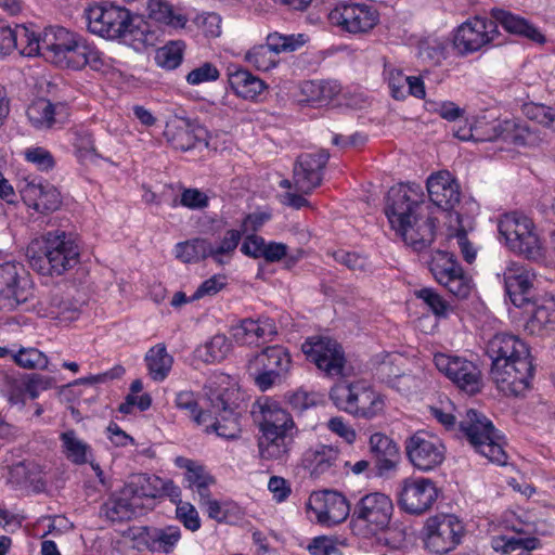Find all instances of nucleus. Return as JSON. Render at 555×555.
I'll use <instances>...</instances> for the list:
<instances>
[{
	"instance_id": "nucleus-22",
	"label": "nucleus",
	"mask_w": 555,
	"mask_h": 555,
	"mask_svg": "<svg viewBox=\"0 0 555 555\" xmlns=\"http://www.w3.org/2000/svg\"><path fill=\"white\" fill-rule=\"evenodd\" d=\"M438 496L435 483L428 478H408L399 492L400 506L410 514L426 512Z\"/></svg>"
},
{
	"instance_id": "nucleus-19",
	"label": "nucleus",
	"mask_w": 555,
	"mask_h": 555,
	"mask_svg": "<svg viewBox=\"0 0 555 555\" xmlns=\"http://www.w3.org/2000/svg\"><path fill=\"white\" fill-rule=\"evenodd\" d=\"M392 512L393 504L389 496L380 492H372L358 501L353 517L371 532L377 533L388 527Z\"/></svg>"
},
{
	"instance_id": "nucleus-58",
	"label": "nucleus",
	"mask_w": 555,
	"mask_h": 555,
	"mask_svg": "<svg viewBox=\"0 0 555 555\" xmlns=\"http://www.w3.org/2000/svg\"><path fill=\"white\" fill-rule=\"evenodd\" d=\"M231 335L238 345L255 344L259 337V325L256 320L244 319L231 327Z\"/></svg>"
},
{
	"instance_id": "nucleus-32",
	"label": "nucleus",
	"mask_w": 555,
	"mask_h": 555,
	"mask_svg": "<svg viewBox=\"0 0 555 555\" xmlns=\"http://www.w3.org/2000/svg\"><path fill=\"white\" fill-rule=\"evenodd\" d=\"M139 502H134L130 495L124 494V488L113 492L100 507V517L114 522H124L132 519L137 514Z\"/></svg>"
},
{
	"instance_id": "nucleus-38",
	"label": "nucleus",
	"mask_w": 555,
	"mask_h": 555,
	"mask_svg": "<svg viewBox=\"0 0 555 555\" xmlns=\"http://www.w3.org/2000/svg\"><path fill=\"white\" fill-rule=\"evenodd\" d=\"M262 420L260 422L261 434L272 433H294L296 434L295 423L286 410L282 409L275 402H267L261 406Z\"/></svg>"
},
{
	"instance_id": "nucleus-28",
	"label": "nucleus",
	"mask_w": 555,
	"mask_h": 555,
	"mask_svg": "<svg viewBox=\"0 0 555 555\" xmlns=\"http://www.w3.org/2000/svg\"><path fill=\"white\" fill-rule=\"evenodd\" d=\"M487 354L495 364L501 362H515L518 360H532L528 346L515 335L500 333L494 335L487 344Z\"/></svg>"
},
{
	"instance_id": "nucleus-31",
	"label": "nucleus",
	"mask_w": 555,
	"mask_h": 555,
	"mask_svg": "<svg viewBox=\"0 0 555 555\" xmlns=\"http://www.w3.org/2000/svg\"><path fill=\"white\" fill-rule=\"evenodd\" d=\"M524 308L530 313L525 330L531 335H541L544 331L555 328V299L542 298L540 301H530Z\"/></svg>"
},
{
	"instance_id": "nucleus-53",
	"label": "nucleus",
	"mask_w": 555,
	"mask_h": 555,
	"mask_svg": "<svg viewBox=\"0 0 555 555\" xmlns=\"http://www.w3.org/2000/svg\"><path fill=\"white\" fill-rule=\"evenodd\" d=\"M73 145L76 154L82 162H93L99 157L92 134L83 129L74 131Z\"/></svg>"
},
{
	"instance_id": "nucleus-11",
	"label": "nucleus",
	"mask_w": 555,
	"mask_h": 555,
	"mask_svg": "<svg viewBox=\"0 0 555 555\" xmlns=\"http://www.w3.org/2000/svg\"><path fill=\"white\" fill-rule=\"evenodd\" d=\"M306 36L282 35L272 33L267 36L266 43L255 46L245 54V61L257 70L267 72L274 68L279 62L280 53L294 52L306 43Z\"/></svg>"
},
{
	"instance_id": "nucleus-54",
	"label": "nucleus",
	"mask_w": 555,
	"mask_h": 555,
	"mask_svg": "<svg viewBox=\"0 0 555 555\" xmlns=\"http://www.w3.org/2000/svg\"><path fill=\"white\" fill-rule=\"evenodd\" d=\"M175 402L177 408L189 411L192 420L199 426L205 425L208 418H211L210 410L202 411L197 409V402L191 391H180L177 393Z\"/></svg>"
},
{
	"instance_id": "nucleus-3",
	"label": "nucleus",
	"mask_w": 555,
	"mask_h": 555,
	"mask_svg": "<svg viewBox=\"0 0 555 555\" xmlns=\"http://www.w3.org/2000/svg\"><path fill=\"white\" fill-rule=\"evenodd\" d=\"M30 267L42 275H62L75 268L80 260V247L64 231H50L30 243L27 248Z\"/></svg>"
},
{
	"instance_id": "nucleus-30",
	"label": "nucleus",
	"mask_w": 555,
	"mask_h": 555,
	"mask_svg": "<svg viewBox=\"0 0 555 555\" xmlns=\"http://www.w3.org/2000/svg\"><path fill=\"white\" fill-rule=\"evenodd\" d=\"M369 444L379 476H384L396 468L399 448L392 439L384 434L375 433L370 437Z\"/></svg>"
},
{
	"instance_id": "nucleus-60",
	"label": "nucleus",
	"mask_w": 555,
	"mask_h": 555,
	"mask_svg": "<svg viewBox=\"0 0 555 555\" xmlns=\"http://www.w3.org/2000/svg\"><path fill=\"white\" fill-rule=\"evenodd\" d=\"M448 42L440 39H426L420 43V56L439 64L447 57Z\"/></svg>"
},
{
	"instance_id": "nucleus-6",
	"label": "nucleus",
	"mask_w": 555,
	"mask_h": 555,
	"mask_svg": "<svg viewBox=\"0 0 555 555\" xmlns=\"http://www.w3.org/2000/svg\"><path fill=\"white\" fill-rule=\"evenodd\" d=\"M88 29L106 39H132L143 34L133 24L129 10L116 5L94 4L85 11Z\"/></svg>"
},
{
	"instance_id": "nucleus-56",
	"label": "nucleus",
	"mask_w": 555,
	"mask_h": 555,
	"mask_svg": "<svg viewBox=\"0 0 555 555\" xmlns=\"http://www.w3.org/2000/svg\"><path fill=\"white\" fill-rule=\"evenodd\" d=\"M4 389L3 393L11 405L23 409L26 404V387L24 379L15 378L12 375H3Z\"/></svg>"
},
{
	"instance_id": "nucleus-5",
	"label": "nucleus",
	"mask_w": 555,
	"mask_h": 555,
	"mask_svg": "<svg viewBox=\"0 0 555 555\" xmlns=\"http://www.w3.org/2000/svg\"><path fill=\"white\" fill-rule=\"evenodd\" d=\"M291 367V353L287 348L281 345L263 348L249 358L247 362V372L261 391L284 383Z\"/></svg>"
},
{
	"instance_id": "nucleus-40",
	"label": "nucleus",
	"mask_w": 555,
	"mask_h": 555,
	"mask_svg": "<svg viewBox=\"0 0 555 555\" xmlns=\"http://www.w3.org/2000/svg\"><path fill=\"white\" fill-rule=\"evenodd\" d=\"M228 80L235 94L245 100H255L267 85L246 69H236L228 74Z\"/></svg>"
},
{
	"instance_id": "nucleus-57",
	"label": "nucleus",
	"mask_w": 555,
	"mask_h": 555,
	"mask_svg": "<svg viewBox=\"0 0 555 555\" xmlns=\"http://www.w3.org/2000/svg\"><path fill=\"white\" fill-rule=\"evenodd\" d=\"M417 298L422 299L436 317L446 318L453 310V307L433 288H422L415 292Z\"/></svg>"
},
{
	"instance_id": "nucleus-47",
	"label": "nucleus",
	"mask_w": 555,
	"mask_h": 555,
	"mask_svg": "<svg viewBox=\"0 0 555 555\" xmlns=\"http://www.w3.org/2000/svg\"><path fill=\"white\" fill-rule=\"evenodd\" d=\"M147 11L150 18L173 28H183L186 24V17L175 13L171 5L164 0H149Z\"/></svg>"
},
{
	"instance_id": "nucleus-20",
	"label": "nucleus",
	"mask_w": 555,
	"mask_h": 555,
	"mask_svg": "<svg viewBox=\"0 0 555 555\" xmlns=\"http://www.w3.org/2000/svg\"><path fill=\"white\" fill-rule=\"evenodd\" d=\"M378 12L365 3H346L337 5L330 12L333 24L351 34L371 30L378 22Z\"/></svg>"
},
{
	"instance_id": "nucleus-4",
	"label": "nucleus",
	"mask_w": 555,
	"mask_h": 555,
	"mask_svg": "<svg viewBox=\"0 0 555 555\" xmlns=\"http://www.w3.org/2000/svg\"><path fill=\"white\" fill-rule=\"evenodd\" d=\"M500 240L513 253L530 260L543 257V248L533 221L524 214L513 211L498 220Z\"/></svg>"
},
{
	"instance_id": "nucleus-27",
	"label": "nucleus",
	"mask_w": 555,
	"mask_h": 555,
	"mask_svg": "<svg viewBox=\"0 0 555 555\" xmlns=\"http://www.w3.org/2000/svg\"><path fill=\"white\" fill-rule=\"evenodd\" d=\"M427 191L430 201L444 211H451L460 203V188L452 175L438 171L427 179Z\"/></svg>"
},
{
	"instance_id": "nucleus-42",
	"label": "nucleus",
	"mask_w": 555,
	"mask_h": 555,
	"mask_svg": "<svg viewBox=\"0 0 555 555\" xmlns=\"http://www.w3.org/2000/svg\"><path fill=\"white\" fill-rule=\"evenodd\" d=\"M60 105L51 103L47 99L34 101L27 108L26 115L29 122L37 129H50L57 122Z\"/></svg>"
},
{
	"instance_id": "nucleus-25",
	"label": "nucleus",
	"mask_w": 555,
	"mask_h": 555,
	"mask_svg": "<svg viewBox=\"0 0 555 555\" xmlns=\"http://www.w3.org/2000/svg\"><path fill=\"white\" fill-rule=\"evenodd\" d=\"M164 135L173 149L189 151L206 140L207 130L189 119L173 118L166 124Z\"/></svg>"
},
{
	"instance_id": "nucleus-29",
	"label": "nucleus",
	"mask_w": 555,
	"mask_h": 555,
	"mask_svg": "<svg viewBox=\"0 0 555 555\" xmlns=\"http://www.w3.org/2000/svg\"><path fill=\"white\" fill-rule=\"evenodd\" d=\"M175 464L177 467L184 469L185 488L195 491L199 500L210 494L209 488L215 483V478L203 464L184 456L176 457Z\"/></svg>"
},
{
	"instance_id": "nucleus-21",
	"label": "nucleus",
	"mask_w": 555,
	"mask_h": 555,
	"mask_svg": "<svg viewBox=\"0 0 555 555\" xmlns=\"http://www.w3.org/2000/svg\"><path fill=\"white\" fill-rule=\"evenodd\" d=\"M328 158L330 154L325 150L300 155L294 166V188L304 194H310L320 186Z\"/></svg>"
},
{
	"instance_id": "nucleus-62",
	"label": "nucleus",
	"mask_w": 555,
	"mask_h": 555,
	"mask_svg": "<svg viewBox=\"0 0 555 555\" xmlns=\"http://www.w3.org/2000/svg\"><path fill=\"white\" fill-rule=\"evenodd\" d=\"M25 159L33 164L38 170L48 172L55 166L53 155L44 147L35 146L25 150Z\"/></svg>"
},
{
	"instance_id": "nucleus-15",
	"label": "nucleus",
	"mask_w": 555,
	"mask_h": 555,
	"mask_svg": "<svg viewBox=\"0 0 555 555\" xmlns=\"http://www.w3.org/2000/svg\"><path fill=\"white\" fill-rule=\"evenodd\" d=\"M532 360L501 362L491 365V379L505 396H522L530 387L533 377Z\"/></svg>"
},
{
	"instance_id": "nucleus-14",
	"label": "nucleus",
	"mask_w": 555,
	"mask_h": 555,
	"mask_svg": "<svg viewBox=\"0 0 555 555\" xmlns=\"http://www.w3.org/2000/svg\"><path fill=\"white\" fill-rule=\"evenodd\" d=\"M435 280L460 299L466 298L472 291V279L464 273L452 254L436 250L429 262Z\"/></svg>"
},
{
	"instance_id": "nucleus-50",
	"label": "nucleus",
	"mask_w": 555,
	"mask_h": 555,
	"mask_svg": "<svg viewBox=\"0 0 555 555\" xmlns=\"http://www.w3.org/2000/svg\"><path fill=\"white\" fill-rule=\"evenodd\" d=\"M208 241L205 238H194L181 242L176 245L175 254L178 259L185 263L198 262L207 258Z\"/></svg>"
},
{
	"instance_id": "nucleus-43",
	"label": "nucleus",
	"mask_w": 555,
	"mask_h": 555,
	"mask_svg": "<svg viewBox=\"0 0 555 555\" xmlns=\"http://www.w3.org/2000/svg\"><path fill=\"white\" fill-rule=\"evenodd\" d=\"M60 440L63 454L73 464H86L91 457V447L80 439L75 430L70 429L62 433Z\"/></svg>"
},
{
	"instance_id": "nucleus-49",
	"label": "nucleus",
	"mask_w": 555,
	"mask_h": 555,
	"mask_svg": "<svg viewBox=\"0 0 555 555\" xmlns=\"http://www.w3.org/2000/svg\"><path fill=\"white\" fill-rule=\"evenodd\" d=\"M491 545L494 551L508 554L516 550H534L539 545V540L535 538H519L515 535L499 534L492 537Z\"/></svg>"
},
{
	"instance_id": "nucleus-35",
	"label": "nucleus",
	"mask_w": 555,
	"mask_h": 555,
	"mask_svg": "<svg viewBox=\"0 0 555 555\" xmlns=\"http://www.w3.org/2000/svg\"><path fill=\"white\" fill-rule=\"evenodd\" d=\"M140 539L149 551L169 554L173 552L181 539V529L173 525L164 528H144Z\"/></svg>"
},
{
	"instance_id": "nucleus-34",
	"label": "nucleus",
	"mask_w": 555,
	"mask_h": 555,
	"mask_svg": "<svg viewBox=\"0 0 555 555\" xmlns=\"http://www.w3.org/2000/svg\"><path fill=\"white\" fill-rule=\"evenodd\" d=\"M338 460V450L323 444L309 449L304 456V461L314 478L335 474Z\"/></svg>"
},
{
	"instance_id": "nucleus-55",
	"label": "nucleus",
	"mask_w": 555,
	"mask_h": 555,
	"mask_svg": "<svg viewBox=\"0 0 555 555\" xmlns=\"http://www.w3.org/2000/svg\"><path fill=\"white\" fill-rule=\"evenodd\" d=\"M15 363L28 370H44L48 367L47 356L37 348H21L14 356Z\"/></svg>"
},
{
	"instance_id": "nucleus-26",
	"label": "nucleus",
	"mask_w": 555,
	"mask_h": 555,
	"mask_svg": "<svg viewBox=\"0 0 555 555\" xmlns=\"http://www.w3.org/2000/svg\"><path fill=\"white\" fill-rule=\"evenodd\" d=\"M534 273L524 266L514 263L504 273L505 291L514 306L530 305L533 297Z\"/></svg>"
},
{
	"instance_id": "nucleus-48",
	"label": "nucleus",
	"mask_w": 555,
	"mask_h": 555,
	"mask_svg": "<svg viewBox=\"0 0 555 555\" xmlns=\"http://www.w3.org/2000/svg\"><path fill=\"white\" fill-rule=\"evenodd\" d=\"M47 315L51 319L70 321L77 318V305L65 298L61 292L51 293L48 299Z\"/></svg>"
},
{
	"instance_id": "nucleus-63",
	"label": "nucleus",
	"mask_w": 555,
	"mask_h": 555,
	"mask_svg": "<svg viewBox=\"0 0 555 555\" xmlns=\"http://www.w3.org/2000/svg\"><path fill=\"white\" fill-rule=\"evenodd\" d=\"M176 518L183 527L192 532L199 530L201 517L195 506L190 502H182L176 506Z\"/></svg>"
},
{
	"instance_id": "nucleus-45",
	"label": "nucleus",
	"mask_w": 555,
	"mask_h": 555,
	"mask_svg": "<svg viewBox=\"0 0 555 555\" xmlns=\"http://www.w3.org/2000/svg\"><path fill=\"white\" fill-rule=\"evenodd\" d=\"M241 238V231L228 230L219 244L214 245L208 241L209 253H207V258H211L216 263L220 266L229 263L233 258Z\"/></svg>"
},
{
	"instance_id": "nucleus-61",
	"label": "nucleus",
	"mask_w": 555,
	"mask_h": 555,
	"mask_svg": "<svg viewBox=\"0 0 555 555\" xmlns=\"http://www.w3.org/2000/svg\"><path fill=\"white\" fill-rule=\"evenodd\" d=\"M500 436L496 430L491 435V439L480 443V447H476L475 450L487 457L489 461L499 465H504L507 460V455L499 442Z\"/></svg>"
},
{
	"instance_id": "nucleus-8",
	"label": "nucleus",
	"mask_w": 555,
	"mask_h": 555,
	"mask_svg": "<svg viewBox=\"0 0 555 555\" xmlns=\"http://www.w3.org/2000/svg\"><path fill=\"white\" fill-rule=\"evenodd\" d=\"M465 534L463 522L452 514L429 517L422 530V542L430 553L444 554L454 550Z\"/></svg>"
},
{
	"instance_id": "nucleus-7",
	"label": "nucleus",
	"mask_w": 555,
	"mask_h": 555,
	"mask_svg": "<svg viewBox=\"0 0 555 555\" xmlns=\"http://www.w3.org/2000/svg\"><path fill=\"white\" fill-rule=\"evenodd\" d=\"M330 398L337 409L365 420L376 417L385 406L382 396L360 382L336 384Z\"/></svg>"
},
{
	"instance_id": "nucleus-51",
	"label": "nucleus",
	"mask_w": 555,
	"mask_h": 555,
	"mask_svg": "<svg viewBox=\"0 0 555 555\" xmlns=\"http://www.w3.org/2000/svg\"><path fill=\"white\" fill-rule=\"evenodd\" d=\"M384 79L387 81L391 95L396 100H402L408 95L406 81L408 77L403 72L392 63L384 64Z\"/></svg>"
},
{
	"instance_id": "nucleus-2",
	"label": "nucleus",
	"mask_w": 555,
	"mask_h": 555,
	"mask_svg": "<svg viewBox=\"0 0 555 555\" xmlns=\"http://www.w3.org/2000/svg\"><path fill=\"white\" fill-rule=\"evenodd\" d=\"M42 44L46 60L56 66L80 69L88 65L102 73L111 67V60L94 44L66 28L49 27Z\"/></svg>"
},
{
	"instance_id": "nucleus-23",
	"label": "nucleus",
	"mask_w": 555,
	"mask_h": 555,
	"mask_svg": "<svg viewBox=\"0 0 555 555\" xmlns=\"http://www.w3.org/2000/svg\"><path fill=\"white\" fill-rule=\"evenodd\" d=\"M24 203L40 214L57 210L62 205L60 191L48 181L26 178L20 186Z\"/></svg>"
},
{
	"instance_id": "nucleus-52",
	"label": "nucleus",
	"mask_w": 555,
	"mask_h": 555,
	"mask_svg": "<svg viewBox=\"0 0 555 555\" xmlns=\"http://www.w3.org/2000/svg\"><path fill=\"white\" fill-rule=\"evenodd\" d=\"M182 57L183 44L179 41H175L157 50L155 62L165 69H175L181 64Z\"/></svg>"
},
{
	"instance_id": "nucleus-10",
	"label": "nucleus",
	"mask_w": 555,
	"mask_h": 555,
	"mask_svg": "<svg viewBox=\"0 0 555 555\" xmlns=\"http://www.w3.org/2000/svg\"><path fill=\"white\" fill-rule=\"evenodd\" d=\"M455 137L462 141L473 140L476 142L503 139L518 145H530L534 142L533 133L528 128L516 126L511 120H505L504 122L488 121L485 117L477 118L474 122H470L466 133L455 131Z\"/></svg>"
},
{
	"instance_id": "nucleus-37",
	"label": "nucleus",
	"mask_w": 555,
	"mask_h": 555,
	"mask_svg": "<svg viewBox=\"0 0 555 555\" xmlns=\"http://www.w3.org/2000/svg\"><path fill=\"white\" fill-rule=\"evenodd\" d=\"M492 21L495 24H500L506 31L519 35L525 38H528L534 42L543 43L545 41L544 36L531 25L525 18L512 14L511 12L504 11L502 9H493L491 11Z\"/></svg>"
},
{
	"instance_id": "nucleus-36",
	"label": "nucleus",
	"mask_w": 555,
	"mask_h": 555,
	"mask_svg": "<svg viewBox=\"0 0 555 555\" xmlns=\"http://www.w3.org/2000/svg\"><path fill=\"white\" fill-rule=\"evenodd\" d=\"M460 429L474 449L491 439V435L495 430L492 422L475 410L466 412V415L460 422Z\"/></svg>"
},
{
	"instance_id": "nucleus-33",
	"label": "nucleus",
	"mask_w": 555,
	"mask_h": 555,
	"mask_svg": "<svg viewBox=\"0 0 555 555\" xmlns=\"http://www.w3.org/2000/svg\"><path fill=\"white\" fill-rule=\"evenodd\" d=\"M294 433L261 434L258 439L259 454L262 460L285 462L294 443Z\"/></svg>"
},
{
	"instance_id": "nucleus-41",
	"label": "nucleus",
	"mask_w": 555,
	"mask_h": 555,
	"mask_svg": "<svg viewBox=\"0 0 555 555\" xmlns=\"http://www.w3.org/2000/svg\"><path fill=\"white\" fill-rule=\"evenodd\" d=\"M160 478L157 476H150L146 474H139L133 476L125 486L124 494L130 495L134 502L139 500L160 498L159 490Z\"/></svg>"
},
{
	"instance_id": "nucleus-17",
	"label": "nucleus",
	"mask_w": 555,
	"mask_h": 555,
	"mask_svg": "<svg viewBox=\"0 0 555 555\" xmlns=\"http://www.w3.org/2000/svg\"><path fill=\"white\" fill-rule=\"evenodd\" d=\"M21 271L12 262L0 264V311L12 312L33 296L31 283Z\"/></svg>"
},
{
	"instance_id": "nucleus-64",
	"label": "nucleus",
	"mask_w": 555,
	"mask_h": 555,
	"mask_svg": "<svg viewBox=\"0 0 555 555\" xmlns=\"http://www.w3.org/2000/svg\"><path fill=\"white\" fill-rule=\"evenodd\" d=\"M333 257L336 262L344 264L353 272L363 273L370 268L367 259L357 253H350L346 250H337L333 253Z\"/></svg>"
},
{
	"instance_id": "nucleus-24",
	"label": "nucleus",
	"mask_w": 555,
	"mask_h": 555,
	"mask_svg": "<svg viewBox=\"0 0 555 555\" xmlns=\"http://www.w3.org/2000/svg\"><path fill=\"white\" fill-rule=\"evenodd\" d=\"M313 502L312 509L317 515V520L325 526H335L343 522L350 513L349 503L337 491L325 490L318 493L313 498Z\"/></svg>"
},
{
	"instance_id": "nucleus-39",
	"label": "nucleus",
	"mask_w": 555,
	"mask_h": 555,
	"mask_svg": "<svg viewBox=\"0 0 555 555\" xmlns=\"http://www.w3.org/2000/svg\"><path fill=\"white\" fill-rule=\"evenodd\" d=\"M340 92V86L336 81L308 80L300 85L301 102L312 105H327Z\"/></svg>"
},
{
	"instance_id": "nucleus-44",
	"label": "nucleus",
	"mask_w": 555,
	"mask_h": 555,
	"mask_svg": "<svg viewBox=\"0 0 555 555\" xmlns=\"http://www.w3.org/2000/svg\"><path fill=\"white\" fill-rule=\"evenodd\" d=\"M149 374L155 382H163L169 374L173 358L167 352L164 345L152 347L145 354Z\"/></svg>"
},
{
	"instance_id": "nucleus-18",
	"label": "nucleus",
	"mask_w": 555,
	"mask_h": 555,
	"mask_svg": "<svg viewBox=\"0 0 555 555\" xmlns=\"http://www.w3.org/2000/svg\"><path fill=\"white\" fill-rule=\"evenodd\" d=\"M498 35L495 22L476 16L457 27L453 44L461 54L473 53L491 43Z\"/></svg>"
},
{
	"instance_id": "nucleus-59",
	"label": "nucleus",
	"mask_w": 555,
	"mask_h": 555,
	"mask_svg": "<svg viewBox=\"0 0 555 555\" xmlns=\"http://www.w3.org/2000/svg\"><path fill=\"white\" fill-rule=\"evenodd\" d=\"M455 220L457 222V228H455L454 233L450 231L449 237L450 240H454L456 245L459 246L462 256L465 261L472 263L476 259V249L472 245V243L467 238V232L463 224V219L461 216L455 212Z\"/></svg>"
},
{
	"instance_id": "nucleus-1",
	"label": "nucleus",
	"mask_w": 555,
	"mask_h": 555,
	"mask_svg": "<svg viewBox=\"0 0 555 555\" xmlns=\"http://www.w3.org/2000/svg\"><path fill=\"white\" fill-rule=\"evenodd\" d=\"M423 196L420 185L400 184L390 188L385 204L391 229L416 251L427 248L436 234V220L425 211Z\"/></svg>"
},
{
	"instance_id": "nucleus-13",
	"label": "nucleus",
	"mask_w": 555,
	"mask_h": 555,
	"mask_svg": "<svg viewBox=\"0 0 555 555\" xmlns=\"http://www.w3.org/2000/svg\"><path fill=\"white\" fill-rule=\"evenodd\" d=\"M302 352L328 377L344 375L346 357L343 347L330 337L314 336L302 344Z\"/></svg>"
},
{
	"instance_id": "nucleus-16",
	"label": "nucleus",
	"mask_w": 555,
	"mask_h": 555,
	"mask_svg": "<svg viewBox=\"0 0 555 555\" xmlns=\"http://www.w3.org/2000/svg\"><path fill=\"white\" fill-rule=\"evenodd\" d=\"M434 363L438 371L461 390L469 395H475L481 390V373L474 362L459 356L436 353Z\"/></svg>"
},
{
	"instance_id": "nucleus-46",
	"label": "nucleus",
	"mask_w": 555,
	"mask_h": 555,
	"mask_svg": "<svg viewBox=\"0 0 555 555\" xmlns=\"http://www.w3.org/2000/svg\"><path fill=\"white\" fill-rule=\"evenodd\" d=\"M231 350V343L223 334H217L204 345L197 347L196 356L206 363L220 362Z\"/></svg>"
},
{
	"instance_id": "nucleus-9",
	"label": "nucleus",
	"mask_w": 555,
	"mask_h": 555,
	"mask_svg": "<svg viewBox=\"0 0 555 555\" xmlns=\"http://www.w3.org/2000/svg\"><path fill=\"white\" fill-rule=\"evenodd\" d=\"M217 380L209 378L205 385V395L211 405V418L204 425L205 433H216L224 439H236L241 433L238 414L234 411L232 403L227 402L225 388H216Z\"/></svg>"
},
{
	"instance_id": "nucleus-12",
	"label": "nucleus",
	"mask_w": 555,
	"mask_h": 555,
	"mask_svg": "<svg viewBox=\"0 0 555 555\" xmlns=\"http://www.w3.org/2000/svg\"><path fill=\"white\" fill-rule=\"evenodd\" d=\"M404 450L414 468L430 472L439 467L446 459V447L435 435L418 430L404 441Z\"/></svg>"
}]
</instances>
